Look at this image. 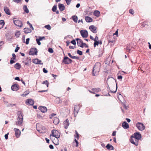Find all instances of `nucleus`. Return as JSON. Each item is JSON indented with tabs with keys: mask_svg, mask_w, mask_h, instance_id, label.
Here are the masks:
<instances>
[{
	"mask_svg": "<svg viewBox=\"0 0 151 151\" xmlns=\"http://www.w3.org/2000/svg\"><path fill=\"white\" fill-rule=\"evenodd\" d=\"M132 138L130 139V142L136 146L138 145V141L142 138V135L139 132L134 133L131 136Z\"/></svg>",
	"mask_w": 151,
	"mask_h": 151,
	"instance_id": "1",
	"label": "nucleus"
},
{
	"mask_svg": "<svg viewBox=\"0 0 151 151\" xmlns=\"http://www.w3.org/2000/svg\"><path fill=\"white\" fill-rule=\"evenodd\" d=\"M18 117L15 124L17 125L21 126L23 122V115L21 111H18L17 113Z\"/></svg>",
	"mask_w": 151,
	"mask_h": 151,
	"instance_id": "2",
	"label": "nucleus"
},
{
	"mask_svg": "<svg viewBox=\"0 0 151 151\" xmlns=\"http://www.w3.org/2000/svg\"><path fill=\"white\" fill-rule=\"evenodd\" d=\"M100 65V63H97L95 64L92 70V75L93 76H96L95 73H97L99 72Z\"/></svg>",
	"mask_w": 151,
	"mask_h": 151,
	"instance_id": "3",
	"label": "nucleus"
},
{
	"mask_svg": "<svg viewBox=\"0 0 151 151\" xmlns=\"http://www.w3.org/2000/svg\"><path fill=\"white\" fill-rule=\"evenodd\" d=\"M60 134L59 132L56 130L53 129L52 131V134L50 135V139H52V137H55L56 138V139L58 141V138L60 137Z\"/></svg>",
	"mask_w": 151,
	"mask_h": 151,
	"instance_id": "4",
	"label": "nucleus"
},
{
	"mask_svg": "<svg viewBox=\"0 0 151 151\" xmlns=\"http://www.w3.org/2000/svg\"><path fill=\"white\" fill-rule=\"evenodd\" d=\"M13 21L14 24L17 26L21 27L23 25V24L22 22L17 18H14Z\"/></svg>",
	"mask_w": 151,
	"mask_h": 151,
	"instance_id": "5",
	"label": "nucleus"
},
{
	"mask_svg": "<svg viewBox=\"0 0 151 151\" xmlns=\"http://www.w3.org/2000/svg\"><path fill=\"white\" fill-rule=\"evenodd\" d=\"M136 126L137 129L140 131H143L145 128V126L142 123L139 122L137 123Z\"/></svg>",
	"mask_w": 151,
	"mask_h": 151,
	"instance_id": "6",
	"label": "nucleus"
},
{
	"mask_svg": "<svg viewBox=\"0 0 151 151\" xmlns=\"http://www.w3.org/2000/svg\"><path fill=\"white\" fill-rule=\"evenodd\" d=\"M72 62V60L71 59L69 58L68 57L65 56L62 62L63 63L68 64L71 63Z\"/></svg>",
	"mask_w": 151,
	"mask_h": 151,
	"instance_id": "7",
	"label": "nucleus"
},
{
	"mask_svg": "<svg viewBox=\"0 0 151 151\" xmlns=\"http://www.w3.org/2000/svg\"><path fill=\"white\" fill-rule=\"evenodd\" d=\"M37 49L36 48H31L29 52V54L30 55H37Z\"/></svg>",
	"mask_w": 151,
	"mask_h": 151,
	"instance_id": "8",
	"label": "nucleus"
},
{
	"mask_svg": "<svg viewBox=\"0 0 151 151\" xmlns=\"http://www.w3.org/2000/svg\"><path fill=\"white\" fill-rule=\"evenodd\" d=\"M81 35L83 38H86L88 37V33L86 30H81L80 32Z\"/></svg>",
	"mask_w": 151,
	"mask_h": 151,
	"instance_id": "9",
	"label": "nucleus"
},
{
	"mask_svg": "<svg viewBox=\"0 0 151 151\" xmlns=\"http://www.w3.org/2000/svg\"><path fill=\"white\" fill-rule=\"evenodd\" d=\"M76 40L77 41V43L78 46L83 48L84 43L83 42V41L81 40L78 38H76Z\"/></svg>",
	"mask_w": 151,
	"mask_h": 151,
	"instance_id": "10",
	"label": "nucleus"
},
{
	"mask_svg": "<svg viewBox=\"0 0 151 151\" xmlns=\"http://www.w3.org/2000/svg\"><path fill=\"white\" fill-rule=\"evenodd\" d=\"M14 130L15 132V135L16 137L17 138L19 137L21 134L20 130H19V129L17 128H14Z\"/></svg>",
	"mask_w": 151,
	"mask_h": 151,
	"instance_id": "11",
	"label": "nucleus"
},
{
	"mask_svg": "<svg viewBox=\"0 0 151 151\" xmlns=\"http://www.w3.org/2000/svg\"><path fill=\"white\" fill-rule=\"evenodd\" d=\"M34 101L31 99H28L26 101V104L29 105H33L34 104Z\"/></svg>",
	"mask_w": 151,
	"mask_h": 151,
	"instance_id": "12",
	"label": "nucleus"
},
{
	"mask_svg": "<svg viewBox=\"0 0 151 151\" xmlns=\"http://www.w3.org/2000/svg\"><path fill=\"white\" fill-rule=\"evenodd\" d=\"M38 109L42 113H45L47 111V108L44 106H40L38 107Z\"/></svg>",
	"mask_w": 151,
	"mask_h": 151,
	"instance_id": "13",
	"label": "nucleus"
},
{
	"mask_svg": "<svg viewBox=\"0 0 151 151\" xmlns=\"http://www.w3.org/2000/svg\"><path fill=\"white\" fill-rule=\"evenodd\" d=\"M89 29L93 33H96L97 32V28L94 25H91L89 26Z\"/></svg>",
	"mask_w": 151,
	"mask_h": 151,
	"instance_id": "14",
	"label": "nucleus"
},
{
	"mask_svg": "<svg viewBox=\"0 0 151 151\" xmlns=\"http://www.w3.org/2000/svg\"><path fill=\"white\" fill-rule=\"evenodd\" d=\"M19 87L18 84H15L12 86L11 89L14 91H16L19 89Z\"/></svg>",
	"mask_w": 151,
	"mask_h": 151,
	"instance_id": "15",
	"label": "nucleus"
},
{
	"mask_svg": "<svg viewBox=\"0 0 151 151\" xmlns=\"http://www.w3.org/2000/svg\"><path fill=\"white\" fill-rule=\"evenodd\" d=\"M122 127L124 129H127L129 128L128 124L126 121L122 123Z\"/></svg>",
	"mask_w": 151,
	"mask_h": 151,
	"instance_id": "16",
	"label": "nucleus"
},
{
	"mask_svg": "<svg viewBox=\"0 0 151 151\" xmlns=\"http://www.w3.org/2000/svg\"><path fill=\"white\" fill-rule=\"evenodd\" d=\"M69 125V120L68 119H66L64 122V125L65 128L67 129Z\"/></svg>",
	"mask_w": 151,
	"mask_h": 151,
	"instance_id": "17",
	"label": "nucleus"
},
{
	"mask_svg": "<svg viewBox=\"0 0 151 151\" xmlns=\"http://www.w3.org/2000/svg\"><path fill=\"white\" fill-rule=\"evenodd\" d=\"M58 6L60 10V11H63L65 9V7L63 4L59 3L58 4Z\"/></svg>",
	"mask_w": 151,
	"mask_h": 151,
	"instance_id": "18",
	"label": "nucleus"
},
{
	"mask_svg": "<svg viewBox=\"0 0 151 151\" xmlns=\"http://www.w3.org/2000/svg\"><path fill=\"white\" fill-rule=\"evenodd\" d=\"M4 10L6 13L8 15H10L11 14V13L9 10V8L8 7H4Z\"/></svg>",
	"mask_w": 151,
	"mask_h": 151,
	"instance_id": "19",
	"label": "nucleus"
},
{
	"mask_svg": "<svg viewBox=\"0 0 151 151\" xmlns=\"http://www.w3.org/2000/svg\"><path fill=\"white\" fill-rule=\"evenodd\" d=\"M106 148L109 150H114V147L111 145L108 144L106 146Z\"/></svg>",
	"mask_w": 151,
	"mask_h": 151,
	"instance_id": "20",
	"label": "nucleus"
},
{
	"mask_svg": "<svg viewBox=\"0 0 151 151\" xmlns=\"http://www.w3.org/2000/svg\"><path fill=\"white\" fill-rule=\"evenodd\" d=\"M85 19L86 21L88 22H91L93 21V19L91 18L88 16L86 17Z\"/></svg>",
	"mask_w": 151,
	"mask_h": 151,
	"instance_id": "21",
	"label": "nucleus"
},
{
	"mask_svg": "<svg viewBox=\"0 0 151 151\" xmlns=\"http://www.w3.org/2000/svg\"><path fill=\"white\" fill-rule=\"evenodd\" d=\"M59 122V119L57 117H54L53 119V123L54 124L57 125Z\"/></svg>",
	"mask_w": 151,
	"mask_h": 151,
	"instance_id": "22",
	"label": "nucleus"
},
{
	"mask_svg": "<svg viewBox=\"0 0 151 151\" xmlns=\"http://www.w3.org/2000/svg\"><path fill=\"white\" fill-rule=\"evenodd\" d=\"M24 32L26 34H27L28 33H30L32 31L31 30L28 28H25L24 29Z\"/></svg>",
	"mask_w": 151,
	"mask_h": 151,
	"instance_id": "23",
	"label": "nucleus"
},
{
	"mask_svg": "<svg viewBox=\"0 0 151 151\" xmlns=\"http://www.w3.org/2000/svg\"><path fill=\"white\" fill-rule=\"evenodd\" d=\"M93 14L97 17H99L100 16V12L99 11L95 10L93 12Z\"/></svg>",
	"mask_w": 151,
	"mask_h": 151,
	"instance_id": "24",
	"label": "nucleus"
},
{
	"mask_svg": "<svg viewBox=\"0 0 151 151\" xmlns=\"http://www.w3.org/2000/svg\"><path fill=\"white\" fill-rule=\"evenodd\" d=\"M40 127H42V131H41V130H40V129H38V132L42 133H45L46 131L45 128L44 127H42V126H41Z\"/></svg>",
	"mask_w": 151,
	"mask_h": 151,
	"instance_id": "25",
	"label": "nucleus"
},
{
	"mask_svg": "<svg viewBox=\"0 0 151 151\" xmlns=\"http://www.w3.org/2000/svg\"><path fill=\"white\" fill-rule=\"evenodd\" d=\"M14 67L17 69H19L21 67V66L19 63H17L14 65Z\"/></svg>",
	"mask_w": 151,
	"mask_h": 151,
	"instance_id": "26",
	"label": "nucleus"
},
{
	"mask_svg": "<svg viewBox=\"0 0 151 151\" xmlns=\"http://www.w3.org/2000/svg\"><path fill=\"white\" fill-rule=\"evenodd\" d=\"M23 9L26 13H28L29 12V9L26 5L24 6L23 7Z\"/></svg>",
	"mask_w": 151,
	"mask_h": 151,
	"instance_id": "27",
	"label": "nucleus"
},
{
	"mask_svg": "<svg viewBox=\"0 0 151 151\" xmlns=\"http://www.w3.org/2000/svg\"><path fill=\"white\" fill-rule=\"evenodd\" d=\"M72 18L73 20L74 21V22L76 23H77L78 19L77 17L76 16L74 15L72 17Z\"/></svg>",
	"mask_w": 151,
	"mask_h": 151,
	"instance_id": "28",
	"label": "nucleus"
},
{
	"mask_svg": "<svg viewBox=\"0 0 151 151\" xmlns=\"http://www.w3.org/2000/svg\"><path fill=\"white\" fill-rule=\"evenodd\" d=\"M4 24V21L3 20H0V29L2 28Z\"/></svg>",
	"mask_w": 151,
	"mask_h": 151,
	"instance_id": "29",
	"label": "nucleus"
},
{
	"mask_svg": "<svg viewBox=\"0 0 151 151\" xmlns=\"http://www.w3.org/2000/svg\"><path fill=\"white\" fill-rule=\"evenodd\" d=\"M29 91H26L24 92L21 95V96H26L27 95L29 94Z\"/></svg>",
	"mask_w": 151,
	"mask_h": 151,
	"instance_id": "30",
	"label": "nucleus"
},
{
	"mask_svg": "<svg viewBox=\"0 0 151 151\" xmlns=\"http://www.w3.org/2000/svg\"><path fill=\"white\" fill-rule=\"evenodd\" d=\"M92 90L93 91L99 92L101 91V89L99 88H93L92 89Z\"/></svg>",
	"mask_w": 151,
	"mask_h": 151,
	"instance_id": "31",
	"label": "nucleus"
},
{
	"mask_svg": "<svg viewBox=\"0 0 151 151\" xmlns=\"http://www.w3.org/2000/svg\"><path fill=\"white\" fill-rule=\"evenodd\" d=\"M57 8L56 5H54L52 8V10L53 12H55L56 11Z\"/></svg>",
	"mask_w": 151,
	"mask_h": 151,
	"instance_id": "32",
	"label": "nucleus"
},
{
	"mask_svg": "<svg viewBox=\"0 0 151 151\" xmlns=\"http://www.w3.org/2000/svg\"><path fill=\"white\" fill-rule=\"evenodd\" d=\"M80 106L79 105H76L74 107V109H75L77 110H79L80 109Z\"/></svg>",
	"mask_w": 151,
	"mask_h": 151,
	"instance_id": "33",
	"label": "nucleus"
},
{
	"mask_svg": "<svg viewBox=\"0 0 151 151\" xmlns=\"http://www.w3.org/2000/svg\"><path fill=\"white\" fill-rule=\"evenodd\" d=\"M45 28L48 30H50L51 29V27L49 24L45 25Z\"/></svg>",
	"mask_w": 151,
	"mask_h": 151,
	"instance_id": "34",
	"label": "nucleus"
},
{
	"mask_svg": "<svg viewBox=\"0 0 151 151\" xmlns=\"http://www.w3.org/2000/svg\"><path fill=\"white\" fill-rule=\"evenodd\" d=\"M32 62L33 63L36 64H38V59H34L32 60Z\"/></svg>",
	"mask_w": 151,
	"mask_h": 151,
	"instance_id": "35",
	"label": "nucleus"
},
{
	"mask_svg": "<svg viewBox=\"0 0 151 151\" xmlns=\"http://www.w3.org/2000/svg\"><path fill=\"white\" fill-rule=\"evenodd\" d=\"M20 34V32L19 31L15 33V35L17 37H19Z\"/></svg>",
	"mask_w": 151,
	"mask_h": 151,
	"instance_id": "36",
	"label": "nucleus"
},
{
	"mask_svg": "<svg viewBox=\"0 0 151 151\" xmlns=\"http://www.w3.org/2000/svg\"><path fill=\"white\" fill-rule=\"evenodd\" d=\"M78 110L74 109V114L75 116H76L77 115L78 113Z\"/></svg>",
	"mask_w": 151,
	"mask_h": 151,
	"instance_id": "37",
	"label": "nucleus"
},
{
	"mask_svg": "<svg viewBox=\"0 0 151 151\" xmlns=\"http://www.w3.org/2000/svg\"><path fill=\"white\" fill-rule=\"evenodd\" d=\"M99 44V42L98 41H94L93 45L94 47H96V45L98 46Z\"/></svg>",
	"mask_w": 151,
	"mask_h": 151,
	"instance_id": "38",
	"label": "nucleus"
},
{
	"mask_svg": "<svg viewBox=\"0 0 151 151\" xmlns=\"http://www.w3.org/2000/svg\"><path fill=\"white\" fill-rule=\"evenodd\" d=\"M45 40V37L44 36L40 37L39 38H38V40L40 41Z\"/></svg>",
	"mask_w": 151,
	"mask_h": 151,
	"instance_id": "39",
	"label": "nucleus"
},
{
	"mask_svg": "<svg viewBox=\"0 0 151 151\" xmlns=\"http://www.w3.org/2000/svg\"><path fill=\"white\" fill-rule=\"evenodd\" d=\"M65 1L66 3L68 5H69L72 1V0H65Z\"/></svg>",
	"mask_w": 151,
	"mask_h": 151,
	"instance_id": "40",
	"label": "nucleus"
},
{
	"mask_svg": "<svg viewBox=\"0 0 151 151\" xmlns=\"http://www.w3.org/2000/svg\"><path fill=\"white\" fill-rule=\"evenodd\" d=\"M77 53L79 54L80 55H82V52L80 50H78L77 51Z\"/></svg>",
	"mask_w": 151,
	"mask_h": 151,
	"instance_id": "41",
	"label": "nucleus"
},
{
	"mask_svg": "<svg viewBox=\"0 0 151 151\" xmlns=\"http://www.w3.org/2000/svg\"><path fill=\"white\" fill-rule=\"evenodd\" d=\"M129 12L130 14H133L134 13V11L132 9H130L129 11Z\"/></svg>",
	"mask_w": 151,
	"mask_h": 151,
	"instance_id": "42",
	"label": "nucleus"
},
{
	"mask_svg": "<svg viewBox=\"0 0 151 151\" xmlns=\"http://www.w3.org/2000/svg\"><path fill=\"white\" fill-rule=\"evenodd\" d=\"M48 52L50 53H52L53 52V50L52 48H50L48 49Z\"/></svg>",
	"mask_w": 151,
	"mask_h": 151,
	"instance_id": "43",
	"label": "nucleus"
},
{
	"mask_svg": "<svg viewBox=\"0 0 151 151\" xmlns=\"http://www.w3.org/2000/svg\"><path fill=\"white\" fill-rule=\"evenodd\" d=\"M70 42L74 45H75L76 44V42L74 40H72Z\"/></svg>",
	"mask_w": 151,
	"mask_h": 151,
	"instance_id": "44",
	"label": "nucleus"
},
{
	"mask_svg": "<svg viewBox=\"0 0 151 151\" xmlns=\"http://www.w3.org/2000/svg\"><path fill=\"white\" fill-rule=\"evenodd\" d=\"M71 58L73 59H78L79 58L76 56H72Z\"/></svg>",
	"mask_w": 151,
	"mask_h": 151,
	"instance_id": "45",
	"label": "nucleus"
},
{
	"mask_svg": "<svg viewBox=\"0 0 151 151\" xmlns=\"http://www.w3.org/2000/svg\"><path fill=\"white\" fill-rule=\"evenodd\" d=\"M14 59H12V58L11 59L10 61V63L11 64H12L15 63V61L14 60Z\"/></svg>",
	"mask_w": 151,
	"mask_h": 151,
	"instance_id": "46",
	"label": "nucleus"
},
{
	"mask_svg": "<svg viewBox=\"0 0 151 151\" xmlns=\"http://www.w3.org/2000/svg\"><path fill=\"white\" fill-rule=\"evenodd\" d=\"M29 38L26 39L25 43L27 45H28L29 44Z\"/></svg>",
	"mask_w": 151,
	"mask_h": 151,
	"instance_id": "47",
	"label": "nucleus"
},
{
	"mask_svg": "<svg viewBox=\"0 0 151 151\" xmlns=\"http://www.w3.org/2000/svg\"><path fill=\"white\" fill-rule=\"evenodd\" d=\"M75 132L76 134V136L75 137H76L78 139L79 137V134L77 131H75Z\"/></svg>",
	"mask_w": 151,
	"mask_h": 151,
	"instance_id": "48",
	"label": "nucleus"
},
{
	"mask_svg": "<svg viewBox=\"0 0 151 151\" xmlns=\"http://www.w3.org/2000/svg\"><path fill=\"white\" fill-rule=\"evenodd\" d=\"M75 132L76 134V136L75 137H76L78 139L79 137V134L77 131H75Z\"/></svg>",
	"mask_w": 151,
	"mask_h": 151,
	"instance_id": "49",
	"label": "nucleus"
},
{
	"mask_svg": "<svg viewBox=\"0 0 151 151\" xmlns=\"http://www.w3.org/2000/svg\"><path fill=\"white\" fill-rule=\"evenodd\" d=\"M117 78L119 80H122V77L121 75L117 77Z\"/></svg>",
	"mask_w": 151,
	"mask_h": 151,
	"instance_id": "50",
	"label": "nucleus"
},
{
	"mask_svg": "<svg viewBox=\"0 0 151 151\" xmlns=\"http://www.w3.org/2000/svg\"><path fill=\"white\" fill-rule=\"evenodd\" d=\"M43 72H44L45 73H47V70L45 69V68H44L43 69Z\"/></svg>",
	"mask_w": 151,
	"mask_h": 151,
	"instance_id": "51",
	"label": "nucleus"
},
{
	"mask_svg": "<svg viewBox=\"0 0 151 151\" xmlns=\"http://www.w3.org/2000/svg\"><path fill=\"white\" fill-rule=\"evenodd\" d=\"M19 47H16V48L15 50L14 51L15 52H18V50L19 49Z\"/></svg>",
	"mask_w": 151,
	"mask_h": 151,
	"instance_id": "52",
	"label": "nucleus"
},
{
	"mask_svg": "<svg viewBox=\"0 0 151 151\" xmlns=\"http://www.w3.org/2000/svg\"><path fill=\"white\" fill-rule=\"evenodd\" d=\"M21 0H13V1L16 3H19L20 2Z\"/></svg>",
	"mask_w": 151,
	"mask_h": 151,
	"instance_id": "53",
	"label": "nucleus"
},
{
	"mask_svg": "<svg viewBox=\"0 0 151 151\" xmlns=\"http://www.w3.org/2000/svg\"><path fill=\"white\" fill-rule=\"evenodd\" d=\"M99 40V38H98V37L97 36H96L95 37V38H94V41H97V40Z\"/></svg>",
	"mask_w": 151,
	"mask_h": 151,
	"instance_id": "54",
	"label": "nucleus"
},
{
	"mask_svg": "<svg viewBox=\"0 0 151 151\" xmlns=\"http://www.w3.org/2000/svg\"><path fill=\"white\" fill-rule=\"evenodd\" d=\"M12 57H13V58H12V59L15 60V58H16V55H15L14 53H13L12 54Z\"/></svg>",
	"mask_w": 151,
	"mask_h": 151,
	"instance_id": "55",
	"label": "nucleus"
},
{
	"mask_svg": "<svg viewBox=\"0 0 151 151\" xmlns=\"http://www.w3.org/2000/svg\"><path fill=\"white\" fill-rule=\"evenodd\" d=\"M74 141H75L76 144V146L77 147H78V142L77 140L76 139H75L74 140Z\"/></svg>",
	"mask_w": 151,
	"mask_h": 151,
	"instance_id": "56",
	"label": "nucleus"
},
{
	"mask_svg": "<svg viewBox=\"0 0 151 151\" xmlns=\"http://www.w3.org/2000/svg\"><path fill=\"white\" fill-rule=\"evenodd\" d=\"M9 133H8L7 134H5L4 137H5V138L6 139H8V135Z\"/></svg>",
	"mask_w": 151,
	"mask_h": 151,
	"instance_id": "57",
	"label": "nucleus"
},
{
	"mask_svg": "<svg viewBox=\"0 0 151 151\" xmlns=\"http://www.w3.org/2000/svg\"><path fill=\"white\" fill-rule=\"evenodd\" d=\"M49 147L51 149H53L54 148V147L52 145H50L49 146Z\"/></svg>",
	"mask_w": 151,
	"mask_h": 151,
	"instance_id": "58",
	"label": "nucleus"
},
{
	"mask_svg": "<svg viewBox=\"0 0 151 151\" xmlns=\"http://www.w3.org/2000/svg\"><path fill=\"white\" fill-rule=\"evenodd\" d=\"M15 104H10L9 105H8V106H11L12 107L13 106H15Z\"/></svg>",
	"mask_w": 151,
	"mask_h": 151,
	"instance_id": "59",
	"label": "nucleus"
},
{
	"mask_svg": "<svg viewBox=\"0 0 151 151\" xmlns=\"http://www.w3.org/2000/svg\"><path fill=\"white\" fill-rule=\"evenodd\" d=\"M42 63H41V60L38 59V64L43 65Z\"/></svg>",
	"mask_w": 151,
	"mask_h": 151,
	"instance_id": "60",
	"label": "nucleus"
},
{
	"mask_svg": "<svg viewBox=\"0 0 151 151\" xmlns=\"http://www.w3.org/2000/svg\"><path fill=\"white\" fill-rule=\"evenodd\" d=\"M48 83L47 81V80H46L43 81L42 83V84H46Z\"/></svg>",
	"mask_w": 151,
	"mask_h": 151,
	"instance_id": "61",
	"label": "nucleus"
},
{
	"mask_svg": "<svg viewBox=\"0 0 151 151\" xmlns=\"http://www.w3.org/2000/svg\"><path fill=\"white\" fill-rule=\"evenodd\" d=\"M116 132L115 131L113 132V133L112 134V136H115L116 135Z\"/></svg>",
	"mask_w": 151,
	"mask_h": 151,
	"instance_id": "62",
	"label": "nucleus"
},
{
	"mask_svg": "<svg viewBox=\"0 0 151 151\" xmlns=\"http://www.w3.org/2000/svg\"><path fill=\"white\" fill-rule=\"evenodd\" d=\"M84 46L86 48L88 47V45L85 43H83V46Z\"/></svg>",
	"mask_w": 151,
	"mask_h": 151,
	"instance_id": "63",
	"label": "nucleus"
},
{
	"mask_svg": "<svg viewBox=\"0 0 151 151\" xmlns=\"http://www.w3.org/2000/svg\"><path fill=\"white\" fill-rule=\"evenodd\" d=\"M56 115V114H51V116L50 117V119H52L53 116Z\"/></svg>",
	"mask_w": 151,
	"mask_h": 151,
	"instance_id": "64",
	"label": "nucleus"
}]
</instances>
